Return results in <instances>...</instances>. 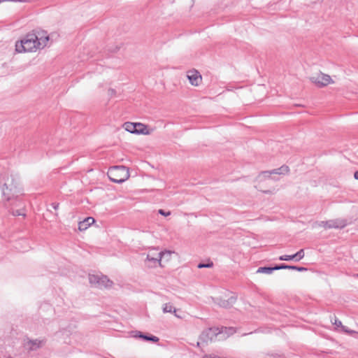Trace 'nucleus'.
<instances>
[{
    "label": "nucleus",
    "mask_w": 358,
    "mask_h": 358,
    "mask_svg": "<svg viewBox=\"0 0 358 358\" xmlns=\"http://www.w3.org/2000/svg\"><path fill=\"white\" fill-rule=\"evenodd\" d=\"M57 206H58V205L54 206V208H55V209H57Z\"/></svg>",
    "instance_id": "c756f323"
},
{
    "label": "nucleus",
    "mask_w": 358,
    "mask_h": 358,
    "mask_svg": "<svg viewBox=\"0 0 358 358\" xmlns=\"http://www.w3.org/2000/svg\"><path fill=\"white\" fill-rule=\"evenodd\" d=\"M289 167L287 166H282L281 167L278 169H273L272 171H264L262 172L259 176H262L264 178H268L272 174H278V175H285L287 174L289 172Z\"/></svg>",
    "instance_id": "9d476101"
},
{
    "label": "nucleus",
    "mask_w": 358,
    "mask_h": 358,
    "mask_svg": "<svg viewBox=\"0 0 358 358\" xmlns=\"http://www.w3.org/2000/svg\"><path fill=\"white\" fill-rule=\"evenodd\" d=\"M110 180L116 183H122L129 177V170L124 166L110 167L108 171Z\"/></svg>",
    "instance_id": "20e7f679"
},
{
    "label": "nucleus",
    "mask_w": 358,
    "mask_h": 358,
    "mask_svg": "<svg viewBox=\"0 0 358 358\" xmlns=\"http://www.w3.org/2000/svg\"><path fill=\"white\" fill-rule=\"evenodd\" d=\"M163 259H166V261H169L171 259V256H165V257H164Z\"/></svg>",
    "instance_id": "bb28decb"
},
{
    "label": "nucleus",
    "mask_w": 358,
    "mask_h": 358,
    "mask_svg": "<svg viewBox=\"0 0 358 358\" xmlns=\"http://www.w3.org/2000/svg\"><path fill=\"white\" fill-rule=\"evenodd\" d=\"M172 252L170 250H164L158 252L157 249L152 248L149 250L146 259L145 261L146 266L149 268H155L158 265L162 266V261L165 256H171Z\"/></svg>",
    "instance_id": "7ed1b4c3"
},
{
    "label": "nucleus",
    "mask_w": 358,
    "mask_h": 358,
    "mask_svg": "<svg viewBox=\"0 0 358 358\" xmlns=\"http://www.w3.org/2000/svg\"><path fill=\"white\" fill-rule=\"evenodd\" d=\"M229 329L231 334L234 333L233 328H229Z\"/></svg>",
    "instance_id": "c85d7f7f"
},
{
    "label": "nucleus",
    "mask_w": 358,
    "mask_h": 358,
    "mask_svg": "<svg viewBox=\"0 0 358 358\" xmlns=\"http://www.w3.org/2000/svg\"><path fill=\"white\" fill-rule=\"evenodd\" d=\"M354 177L356 180H358V170L355 173Z\"/></svg>",
    "instance_id": "a878e982"
},
{
    "label": "nucleus",
    "mask_w": 358,
    "mask_h": 358,
    "mask_svg": "<svg viewBox=\"0 0 358 358\" xmlns=\"http://www.w3.org/2000/svg\"><path fill=\"white\" fill-rule=\"evenodd\" d=\"M334 324L337 326V327H340L342 325V323L341 321H338L337 320H335V322Z\"/></svg>",
    "instance_id": "393cba45"
},
{
    "label": "nucleus",
    "mask_w": 358,
    "mask_h": 358,
    "mask_svg": "<svg viewBox=\"0 0 358 358\" xmlns=\"http://www.w3.org/2000/svg\"><path fill=\"white\" fill-rule=\"evenodd\" d=\"M137 129H143L142 127H137Z\"/></svg>",
    "instance_id": "7c9ffc66"
},
{
    "label": "nucleus",
    "mask_w": 358,
    "mask_h": 358,
    "mask_svg": "<svg viewBox=\"0 0 358 358\" xmlns=\"http://www.w3.org/2000/svg\"><path fill=\"white\" fill-rule=\"evenodd\" d=\"M159 213L164 216H168L171 214V212L170 211L165 212L164 210L160 209V210H159Z\"/></svg>",
    "instance_id": "5701e85b"
},
{
    "label": "nucleus",
    "mask_w": 358,
    "mask_h": 358,
    "mask_svg": "<svg viewBox=\"0 0 358 358\" xmlns=\"http://www.w3.org/2000/svg\"><path fill=\"white\" fill-rule=\"evenodd\" d=\"M162 311L164 313H173L176 317L180 318V316L176 314V308L170 303H166L163 305Z\"/></svg>",
    "instance_id": "2eb2a0df"
},
{
    "label": "nucleus",
    "mask_w": 358,
    "mask_h": 358,
    "mask_svg": "<svg viewBox=\"0 0 358 358\" xmlns=\"http://www.w3.org/2000/svg\"><path fill=\"white\" fill-rule=\"evenodd\" d=\"M124 127L126 131L132 134H149L147 127L141 123L126 122L124 124Z\"/></svg>",
    "instance_id": "6e6552de"
},
{
    "label": "nucleus",
    "mask_w": 358,
    "mask_h": 358,
    "mask_svg": "<svg viewBox=\"0 0 358 358\" xmlns=\"http://www.w3.org/2000/svg\"><path fill=\"white\" fill-rule=\"evenodd\" d=\"M222 332V331H220L218 328H216V327L208 328L202 331V333L199 336V340L202 343H208V342H212Z\"/></svg>",
    "instance_id": "423d86ee"
},
{
    "label": "nucleus",
    "mask_w": 358,
    "mask_h": 358,
    "mask_svg": "<svg viewBox=\"0 0 358 358\" xmlns=\"http://www.w3.org/2000/svg\"><path fill=\"white\" fill-rule=\"evenodd\" d=\"M281 269H291V270H295L298 271H306L307 268L305 267H299L296 266H289L285 264H281Z\"/></svg>",
    "instance_id": "a211bd4d"
},
{
    "label": "nucleus",
    "mask_w": 358,
    "mask_h": 358,
    "mask_svg": "<svg viewBox=\"0 0 358 358\" xmlns=\"http://www.w3.org/2000/svg\"><path fill=\"white\" fill-rule=\"evenodd\" d=\"M94 222V219L92 217H88L85 218L83 221L79 222L78 229L80 231H85Z\"/></svg>",
    "instance_id": "ddd939ff"
},
{
    "label": "nucleus",
    "mask_w": 358,
    "mask_h": 358,
    "mask_svg": "<svg viewBox=\"0 0 358 358\" xmlns=\"http://www.w3.org/2000/svg\"><path fill=\"white\" fill-rule=\"evenodd\" d=\"M348 224V222L344 219H335L328 221H322L319 223V226L324 228L325 229H343Z\"/></svg>",
    "instance_id": "0eeeda50"
},
{
    "label": "nucleus",
    "mask_w": 358,
    "mask_h": 358,
    "mask_svg": "<svg viewBox=\"0 0 358 358\" xmlns=\"http://www.w3.org/2000/svg\"><path fill=\"white\" fill-rule=\"evenodd\" d=\"M236 300V299L235 297L231 296L228 299H220L218 304L221 307L228 308L233 306Z\"/></svg>",
    "instance_id": "4468645a"
},
{
    "label": "nucleus",
    "mask_w": 358,
    "mask_h": 358,
    "mask_svg": "<svg viewBox=\"0 0 358 358\" xmlns=\"http://www.w3.org/2000/svg\"><path fill=\"white\" fill-rule=\"evenodd\" d=\"M131 334H132V336L134 338H141L147 341H152L153 343H157L159 341V338L155 336L145 335L138 331H131Z\"/></svg>",
    "instance_id": "f8f14e48"
},
{
    "label": "nucleus",
    "mask_w": 358,
    "mask_h": 358,
    "mask_svg": "<svg viewBox=\"0 0 358 358\" xmlns=\"http://www.w3.org/2000/svg\"><path fill=\"white\" fill-rule=\"evenodd\" d=\"M279 259L281 261H290V260L296 261V257H295L294 254L292 255H282L279 257Z\"/></svg>",
    "instance_id": "6ab92c4d"
},
{
    "label": "nucleus",
    "mask_w": 358,
    "mask_h": 358,
    "mask_svg": "<svg viewBox=\"0 0 358 358\" xmlns=\"http://www.w3.org/2000/svg\"><path fill=\"white\" fill-rule=\"evenodd\" d=\"M187 76L189 80V83L194 86H198L202 79L200 73L195 70L188 71Z\"/></svg>",
    "instance_id": "9b49d317"
},
{
    "label": "nucleus",
    "mask_w": 358,
    "mask_h": 358,
    "mask_svg": "<svg viewBox=\"0 0 358 358\" xmlns=\"http://www.w3.org/2000/svg\"><path fill=\"white\" fill-rule=\"evenodd\" d=\"M294 255L296 257V262H298L304 257V250L303 249H301Z\"/></svg>",
    "instance_id": "aec40b11"
},
{
    "label": "nucleus",
    "mask_w": 358,
    "mask_h": 358,
    "mask_svg": "<svg viewBox=\"0 0 358 358\" xmlns=\"http://www.w3.org/2000/svg\"><path fill=\"white\" fill-rule=\"evenodd\" d=\"M310 81L317 87H322L333 83L332 79L329 75L320 73L310 78Z\"/></svg>",
    "instance_id": "1a4fd4ad"
},
{
    "label": "nucleus",
    "mask_w": 358,
    "mask_h": 358,
    "mask_svg": "<svg viewBox=\"0 0 358 358\" xmlns=\"http://www.w3.org/2000/svg\"><path fill=\"white\" fill-rule=\"evenodd\" d=\"M281 265L275 266L274 267H259L257 273H266V274H271L273 271L280 270L281 269Z\"/></svg>",
    "instance_id": "dca6fc26"
},
{
    "label": "nucleus",
    "mask_w": 358,
    "mask_h": 358,
    "mask_svg": "<svg viewBox=\"0 0 358 358\" xmlns=\"http://www.w3.org/2000/svg\"><path fill=\"white\" fill-rule=\"evenodd\" d=\"M49 41L48 36H38L34 33L27 34L20 41L15 44V50L19 53L27 52H36L46 46Z\"/></svg>",
    "instance_id": "f257e3e1"
},
{
    "label": "nucleus",
    "mask_w": 358,
    "mask_h": 358,
    "mask_svg": "<svg viewBox=\"0 0 358 358\" xmlns=\"http://www.w3.org/2000/svg\"><path fill=\"white\" fill-rule=\"evenodd\" d=\"M115 94V91L113 89H110L108 90V94L110 96H113Z\"/></svg>",
    "instance_id": "b1692460"
},
{
    "label": "nucleus",
    "mask_w": 358,
    "mask_h": 358,
    "mask_svg": "<svg viewBox=\"0 0 358 358\" xmlns=\"http://www.w3.org/2000/svg\"><path fill=\"white\" fill-rule=\"evenodd\" d=\"M201 343H202L201 341H199V342H197V343H196V346H197V347H199V346H200Z\"/></svg>",
    "instance_id": "cd10ccee"
},
{
    "label": "nucleus",
    "mask_w": 358,
    "mask_h": 358,
    "mask_svg": "<svg viewBox=\"0 0 358 358\" xmlns=\"http://www.w3.org/2000/svg\"><path fill=\"white\" fill-rule=\"evenodd\" d=\"M90 283L96 287H110L113 282L106 276L103 275H89Z\"/></svg>",
    "instance_id": "39448f33"
},
{
    "label": "nucleus",
    "mask_w": 358,
    "mask_h": 358,
    "mask_svg": "<svg viewBox=\"0 0 358 358\" xmlns=\"http://www.w3.org/2000/svg\"><path fill=\"white\" fill-rule=\"evenodd\" d=\"M213 266V264L212 262H209V263H207V264L200 263L198 265V268H211Z\"/></svg>",
    "instance_id": "412c9836"
},
{
    "label": "nucleus",
    "mask_w": 358,
    "mask_h": 358,
    "mask_svg": "<svg viewBox=\"0 0 358 358\" xmlns=\"http://www.w3.org/2000/svg\"><path fill=\"white\" fill-rule=\"evenodd\" d=\"M357 276H358V274H357Z\"/></svg>",
    "instance_id": "473e14b6"
},
{
    "label": "nucleus",
    "mask_w": 358,
    "mask_h": 358,
    "mask_svg": "<svg viewBox=\"0 0 358 358\" xmlns=\"http://www.w3.org/2000/svg\"><path fill=\"white\" fill-rule=\"evenodd\" d=\"M3 1H4L0 0V3H1V2H3Z\"/></svg>",
    "instance_id": "2f4dec72"
},
{
    "label": "nucleus",
    "mask_w": 358,
    "mask_h": 358,
    "mask_svg": "<svg viewBox=\"0 0 358 358\" xmlns=\"http://www.w3.org/2000/svg\"><path fill=\"white\" fill-rule=\"evenodd\" d=\"M43 341H40V340H37V339L29 341L27 343L29 349L30 350H36L38 348H41L43 345Z\"/></svg>",
    "instance_id": "f3484780"
},
{
    "label": "nucleus",
    "mask_w": 358,
    "mask_h": 358,
    "mask_svg": "<svg viewBox=\"0 0 358 358\" xmlns=\"http://www.w3.org/2000/svg\"><path fill=\"white\" fill-rule=\"evenodd\" d=\"M1 190L3 196L10 201L22 192L19 178L13 175H5L2 179Z\"/></svg>",
    "instance_id": "f03ea898"
},
{
    "label": "nucleus",
    "mask_w": 358,
    "mask_h": 358,
    "mask_svg": "<svg viewBox=\"0 0 358 358\" xmlns=\"http://www.w3.org/2000/svg\"><path fill=\"white\" fill-rule=\"evenodd\" d=\"M12 215H14V216H20V215H23L24 216L25 215L24 213H22L21 212L20 210H12L11 212Z\"/></svg>",
    "instance_id": "4be33fe9"
}]
</instances>
